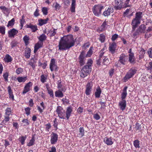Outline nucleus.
Listing matches in <instances>:
<instances>
[{
  "label": "nucleus",
  "mask_w": 152,
  "mask_h": 152,
  "mask_svg": "<svg viewBox=\"0 0 152 152\" xmlns=\"http://www.w3.org/2000/svg\"><path fill=\"white\" fill-rule=\"evenodd\" d=\"M75 40L71 34L65 36L61 37L58 45V49L61 50H65L74 46Z\"/></svg>",
  "instance_id": "1"
},
{
  "label": "nucleus",
  "mask_w": 152,
  "mask_h": 152,
  "mask_svg": "<svg viewBox=\"0 0 152 152\" xmlns=\"http://www.w3.org/2000/svg\"><path fill=\"white\" fill-rule=\"evenodd\" d=\"M93 61L91 59H89L86 65L81 70L80 72V76L84 78L89 74L91 71V66Z\"/></svg>",
  "instance_id": "2"
},
{
  "label": "nucleus",
  "mask_w": 152,
  "mask_h": 152,
  "mask_svg": "<svg viewBox=\"0 0 152 152\" xmlns=\"http://www.w3.org/2000/svg\"><path fill=\"white\" fill-rule=\"evenodd\" d=\"M146 28L144 24H141L137 29V30L133 33L132 37L134 38L137 37V36L140 34L144 33L145 32V29Z\"/></svg>",
  "instance_id": "3"
},
{
  "label": "nucleus",
  "mask_w": 152,
  "mask_h": 152,
  "mask_svg": "<svg viewBox=\"0 0 152 152\" xmlns=\"http://www.w3.org/2000/svg\"><path fill=\"white\" fill-rule=\"evenodd\" d=\"M137 70L134 68H131L126 73L124 77L123 80L124 82H126L129 79L132 77L136 73Z\"/></svg>",
  "instance_id": "4"
},
{
  "label": "nucleus",
  "mask_w": 152,
  "mask_h": 152,
  "mask_svg": "<svg viewBox=\"0 0 152 152\" xmlns=\"http://www.w3.org/2000/svg\"><path fill=\"white\" fill-rule=\"evenodd\" d=\"M104 7L102 5H95L93 7L92 11L95 16H98L101 14V10Z\"/></svg>",
  "instance_id": "5"
},
{
  "label": "nucleus",
  "mask_w": 152,
  "mask_h": 152,
  "mask_svg": "<svg viewBox=\"0 0 152 152\" xmlns=\"http://www.w3.org/2000/svg\"><path fill=\"white\" fill-rule=\"evenodd\" d=\"M56 111L59 118L64 119H66L65 112L61 107L60 106L57 107Z\"/></svg>",
  "instance_id": "6"
},
{
  "label": "nucleus",
  "mask_w": 152,
  "mask_h": 152,
  "mask_svg": "<svg viewBox=\"0 0 152 152\" xmlns=\"http://www.w3.org/2000/svg\"><path fill=\"white\" fill-rule=\"evenodd\" d=\"M86 57L85 56V52L83 51H82L78 57V61L81 66H82L85 64Z\"/></svg>",
  "instance_id": "7"
},
{
  "label": "nucleus",
  "mask_w": 152,
  "mask_h": 152,
  "mask_svg": "<svg viewBox=\"0 0 152 152\" xmlns=\"http://www.w3.org/2000/svg\"><path fill=\"white\" fill-rule=\"evenodd\" d=\"M50 68L51 71L58 70L56 63L55 59L52 58L51 59L50 64Z\"/></svg>",
  "instance_id": "8"
},
{
  "label": "nucleus",
  "mask_w": 152,
  "mask_h": 152,
  "mask_svg": "<svg viewBox=\"0 0 152 152\" xmlns=\"http://www.w3.org/2000/svg\"><path fill=\"white\" fill-rule=\"evenodd\" d=\"M33 85V83L30 82L27 83L25 85L23 90V94H24L27 92L29 91L31 89Z\"/></svg>",
  "instance_id": "9"
},
{
  "label": "nucleus",
  "mask_w": 152,
  "mask_h": 152,
  "mask_svg": "<svg viewBox=\"0 0 152 152\" xmlns=\"http://www.w3.org/2000/svg\"><path fill=\"white\" fill-rule=\"evenodd\" d=\"M50 143L52 144L56 143L58 139V135L54 133H52L51 134Z\"/></svg>",
  "instance_id": "10"
},
{
  "label": "nucleus",
  "mask_w": 152,
  "mask_h": 152,
  "mask_svg": "<svg viewBox=\"0 0 152 152\" xmlns=\"http://www.w3.org/2000/svg\"><path fill=\"white\" fill-rule=\"evenodd\" d=\"M117 45L115 43L113 42L110 43L109 47V50L112 54L115 53Z\"/></svg>",
  "instance_id": "11"
},
{
  "label": "nucleus",
  "mask_w": 152,
  "mask_h": 152,
  "mask_svg": "<svg viewBox=\"0 0 152 152\" xmlns=\"http://www.w3.org/2000/svg\"><path fill=\"white\" fill-rule=\"evenodd\" d=\"M93 86V83L91 82H88L86 85L85 93L87 95L90 94L91 91V88Z\"/></svg>",
  "instance_id": "12"
},
{
  "label": "nucleus",
  "mask_w": 152,
  "mask_h": 152,
  "mask_svg": "<svg viewBox=\"0 0 152 152\" xmlns=\"http://www.w3.org/2000/svg\"><path fill=\"white\" fill-rule=\"evenodd\" d=\"M127 59V57L124 54H122L120 56L118 61L122 64L124 65L125 64Z\"/></svg>",
  "instance_id": "13"
},
{
  "label": "nucleus",
  "mask_w": 152,
  "mask_h": 152,
  "mask_svg": "<svg viewBox=\"0 0 152 152\" xmlns=\"http://www.w3.org/2000/svg\"><path fill=\"white\" fill-rule=\"evenodd\" d=\"M140 23V20L134 18L132 21V32H134L137 25Z\"/></svg>",
  "instance_id": "14"
},
{
  "label": "nucleus",
  "mask_w": 152,
  "mask_h": 152,
  "mask_svg": "<svg viewBox=\"0 0 152 152\" xmlns=\"http://www.w3.org/2000/svg\"><path fill=\"white\" fill-rule=\"evenodd\" d=\"M115 5L114 6L115 9L120 10L123 6V2L121 0H115Z\"/></svg>",
  "instance_id": "15"
},
{
  "label": "nucleus",
  "mask_w": 152,
  "mask_h": 152,
  "mask_svg": "<svg viewBox=\"0 0 152 152\" xmlns=\"http://www.w3.org/2000/svg\"><path fill=\"white\" fill-rule=\"evenodd\" d=\"M126 105V101L125 100H121L118 103V106L122 111H124L125 109Z\"/></svg>",
  "instance_id": "16"
},
{
  "label": "nucleus",
  "mask_w": 152,
  "mask_h": 152,
  "mask_svg": "<svg viewBox=\"0 0 152 152\" xmlns=\"http://www.w3.org/2000/svg\"><path fill=\"white\" fill-rule=\"evenodd\" d=\"M104 143L107 145H112L114 142L113 139L111 137H105L104 138Z\"/></svg>",
  "instance_id": "17"
},
{
  "label": "nucleus",
  "mask_w": 152,
  "mask_h": 152,
  "mask_svg": "<svg viewBox=\"0 0 152 152\" xmlns=\"http://www.w3.org/2000/svg\"><path fill=\"white\" fill-rule=\"evenodd\" d=\"M72 111V107L70 106L67 108L65 116L67 120L69 119V117L70 116Z\"/></svg>",
  "instance_id": "18"
},
{
  "label": "nucleus",
  "mask_w": 152,
  "mask_h": 152,
  "mask_svg": "<svg viewBox=\"0 0 152 152\" xmlns=\"http://www.w3.org/2000/svg\"><path fill=\"white\" fill-rule=\"evenodd\" d=\"M18 33V31L14 28L8 31V36L10 37H14Z\"/></svg>",
  "instance_id": "19"
},
{
  "label": "nucleus",
  "mask_w": 152,
  "mask_h": 152,
  "mask_svg": "<svg viewBox=\"0 0 152 152\" xmlns=\"http://www.w3.org/2000/svg\"><path fill=\"white\" fill-rule=\"evenodd\" d=\"M113 12V10L112 7H110L107 10H106L103 13V15L105 16H107L109 15L110 13Z\"/></svg>",
  "instance_id": "20"
},
{
  "label": "nucleus",
  "mask_w": 152,
  "mask_h": 152,
  "mask_svg": "<svg viewBox=\"0 0 152 152\" xmlns=\"http://www.w3.org/2000/svg\"><path fill=\"white\" fill-rule=\"evenodd\" d=\"M127 87L125 86L123 90V92L121 94V100H125V99L126 98L127 95Z\"/></svg>",
  "instance_id": "21"
},
{
  "label": "nucleus",
  "mask_w": 152,
  "mask_h": 152,
  "mask_svg": "<svg viewBox=\"0 0 152 152\" xmlns=\"http://www.w3.org/2000/svg\"><path fill=\"white\" fill-rule=\"evenodd\" d=\"M43 43L42 42H39L36 44L34 47V52L35 53L37 51L38 49L42 47Z\"/></svg>",
  "instance_id": "22"
},
{
  "label": "nucleus",
  "mask_w": 152,
  "mask_h": 152,
  "mask_svg": "<svg viewBox=\"0 0 152 152\" xmlns=\"http://www.w3.org/2000/svg\"><path fill=\"white\" fill-rule=\"evenodd\" d=\"M129 61L131 63H135V58L134 53H130L129 54Z\"/></svg>",
  "instance_id": "23"
},
{
  "label": "nucleus",
  "mask_w": 152,
  "mask_h": 152,
  "mask_svg": "<svg viewBox=\"0 0 152 152\" xmlns=\"http://www.w3.org/2000/svg\"><path fill=\"white\" fill-rule=\"evenodd\" d=\"M4 61L6 63L11 62L12 61V57L9 54H6L4 58Z\"/></svg>",
  "instance_id": "24"
},
{
  "label": "nucleus",
  "mask_w": 152,
  "mask_h": 152,
  "mask_svg": "<svg viewBox=\"0 0 152 152\" xmlns=\"http://www.w3.org/2000/svg\"><path fill=\"white\" fill-rule=\"evenodd\" d=\"M49 20L48 18H47L45 19H40L38 20L39 22L38 25L40 26H42L44 24H46L48 20Z\"/></svg>",
  "instance_id": "25"
},
{
  "label": "nucleus",
  "mask_w": 152,
  "mask_h": 152,
  "mask_svg": "<svg viewBox=\"0 0 152 152\" xmlns=\"http://www.w3.org/2000/svg\"><path fill=\"white\" fill-rule=\"evenodd\" d=\"M151 35H152V27L150 26L148 28L145 36L146 37H149Z\"/></svg>",
  "instance_id": "26"
},
{
  "label": "nucleus",
  "mask_w": 152,
  "mask_h": 152,
  "mask_svg": "<svg viewBox=\"0 0 152 152\" xmlns=\"http://www.w3.org/2000/svg\"><path fill=\"white\" fill-rule=\"evenodd\" d=\"M27 26L28 28H29L31 29L33 32H35L38 30L37 26L36 25H33L31 24H30L29 25H27Z\"/></svg>",
  "instance_id": "27"
},
{
  "label": "nucleus",
  "mask_w": 152,
  "mask_h": 152,
  "mask_svg": "<svg viewBox=\"0 0 152 152\" xmlns=\"http://www.w3.org/2000/svg\"><path fill=\"white\" fill-rule=\"evenodd\" d=\"M7 89L8 94L9 95V98L12 99L13 100H14V96L11 87L9 86L7 88Z\"/></svg>",
  "instance_id": "28"
},
{
  "label": "nucleus",
  "mask_w": 152,
  "mask_h": 152,
  "mask_svg": "<svg viewBox=\"0 0 152 152\" xmlns=\"http://www.w3.org/2000/svg\"><path fill=\"white\" fill-rule=\"evenodd\" d=\"M64 94L62 91L59 90L55 92V96L56 97L61 98L63 97Z\"/></svg>",
  "instance_id": "29"
},
{
  "label": "nucleus",
  "mask_w": 152,
  "mask_h": 152,
  "mask_svg": "<svg viewBox=\"0 0 152 152\" xmlns=\"http://www.w3.org/2000/svg\"><path fill=\"white\" fill-rule=\"evenodd\" d=\"M76 6V0H72V4L71 6L70 10L72 12H75Z\"/></svg>",
  "instance_id": "30"
},
{
  "label": "nucleus",
  "mask_w": 152,
  "mask_h": 152,
  "mask_svg": "<svg viewBox=\"0 0 152 152\" xmlns=\"http://www.w3.org/2000/svg\"><path fill=\"white\" fill-rule=\"evenodd\" d=\"M102 92L101 90L99 87H98L96 90L95 95L96 98H99L100 97Z\"/></svg>",
  "instance_id": "31"
},
{
  "label": "nucleus",
  "mask_w": 152,
  "mask_h": 152,
  "mask_svg": "<svg viewBox=\"0 0 152 152\" xmlns=\"http://www.w3.org/2000/svg\"><path fill=\"white\" fill-rule=\"evenodd\" d=\"M31 52V49L29 48H26L25 51V56L26 58H28L30 56V53Z\"/></svg>",
  "instance_id": "32"
},
{
  "label": "nucleus",
  "mask_w": 152,
  "mask_h": 152,
  "mask_svg": "<svg viewBox=\"0 0 152 152\" xmlns=\"http://www.w3.org/2000/svg\"><path fill=\"white\" fill-rule=\"evenodd\" d=\"M17 79L19 83H23L27 79V76L19 77H17Z\"/></svg>",
  "instance_id": "33"
},
{
  "label": "nucleus",
  "mask_w": 152,
  "mask_h": 152,
  "mask_svg": "<svg viewBox=\"0 0 152 152\" xmlns=\"http://www.w3.org/2000/svg\"><path fill=\"white\" fill-rule=\"evenodd\" d=\"M79 133L78 134V136L81 137L84 135V129L83 127H80L79 129Z\"/></svg>",
  "instance_id": "34"
},
{
  "label": "nucleus",
  "mask_w": 152,
  "mask_h": 152,
  "mask_svg": "<svg viewBox=\"0 0 152 152\" xmlns=\"http://www.w3.org/2000/svg\"><path fill=\"white\" fill-rule=\"evenodd\" d=\"M47 78V76L46 75L44 74H42L40 76V80L41 82L42 83H44L46 81V80Z\"/></svg>",
  "instance_id": "35"
},
{
  "label": "nucleus",
  "mask_w": 152,
  "mask_h": 152,
  "mask_svg": "<svg viewBox=\"0 0 152 152\" xmlns=\"http://www.w3.org/2000/svg\"><path fill=\"white\" fill-rule=\"evenodd\" d=\"M27 138L26 135L25 136H22L19 137V140L20 142L21 145H23L25 143V142Z\"/></svg>",
  "instance_id": "36"
},
{
  "label": "nucleus",
  "mask_w": 152,
  "mask_h": 152,
  "mask_svg": "<svg viewBox=\"0 0 152 152\" xmlns=\"http://www.w3.org/2000/svg\"><path fill=\"white\" fill-rule=\"evenodd\" d=\"M108 26H109V25L107 24V22L106 21H104L101 26V30L102 31H104Z\"/></svg>",
  "instance_id": "37"
},
{
  "label": "nucleus",
  "mask_w": 152,
  "mask_h": 152,
  "mask_svg": "<svg viewBox=\"0 0 152 152\" xmlns=\"http://www.w3.org/2000/svg\"><path fill=\"white\" fill-rule=\"evenodd\" d=\"M133 144L136 148H140V142L138 140H135L133 142Z\"/></svg>",
  "instance_id": "38"
},
{
  "label": "nucleus",
  "mask_w": 152,
  "mask_h": 152,
  "mask_svg": "<svg viewBox=\"0 0 152 152\" xmlns=\"http://www.w3.org/2000/svg\"><path fill=\"white\" fill-rule=\"evenodd\" d=\"M142 13L140 12H137L136 13L135 18L136 19H137L140 21V20L142 18Z\"/></svg>",
  "instance_id": "39"
},
{
  "label": "nucleus",
  "mask_w": 152,
  "mask_h": 152,
  "mask_svg": "<svg viewBox=\"0 0 152 152\" xmlns=\"http://www.w3.org/2000/svg\"><path fill=\"white\" fill-rule=\"evenodd\" d=\"M35 141L34 137H32L29 142L27 143V145L28 146H31L33 145L34 144Z\"/></svg>",
  "instance_id": "40"
},
{
  "label": "nucleus",
  "mask_w": 152,
  "mask_h": 152,
  "mask_svg": "<svg viewBox=\"0 0 152 152\" xmlns=\"http://www.w3.org/2000/svg\"><path fill=\"white\" fill-rule=\"evenodd\" d=\"M23 40L24 42L25 45H28L29 44L28 41L29 40V37L27 35H25L23 38Z\"/></svg>",
  "instance_id": "41"
},
{
  "label": "nucleus",
  "mask_w": 152,
  "mask_h": 152,
  "mask_svg": "<svg viewBox=\"0 0 152 152\" xmlns=\"http://www.w3.org/2000/svg\"><path fill=\"white\" fill-rule=\"evenodd\" d=\"M53 6L54 7L55 10L56 11H58L60 8L61 7V6L57 2H56L53 4Z\"/></svg>",
  "instance_id": "42"
},
{
  "label": "nucleus",
  "mask_w": 152,
  "mask_h": 152,
  "mask_svg": "<svg viewBox=\"0 0 152 152\" xmlns=\"http://www.w3.org/2000/svg\"><path fill=\"white\" fill-rule=\"evenodd\" d=\"M132 8H130L129 9H127L124 12V17L126 16H128V15L129 13L132 12Z\"/></svg>",
  "instance_id": "43"
},
{
  "label": "nucleus",
  "mask_w": 152,
  "mask_h": 152,
  "mask_svg": "<svg viewBox=\"0 0 152 152\" xmlns=\"http://www.w3.org/2000/svg\"><path fill=\"white\" fill-rule=\"evenodd\" d=\"M102 58L103 63L104 65H107L109 63V61L107 57L104 56Z\"/></svg>",
  "instance_id": "44"
},
{
  "label": "nucleus",
  "mask_w": 152,
  "mask_h": 152,
  "mask_svg": "<svg viewBox=\"0 0 152 152\" xmlns=\"http://www.w3.org/2000/svg\"><path fill=\"white\" fill-rule=\"evenodd\" d=\"M46 38V37L44 34H42L38 38L39 40L41 41V42H42L44 40H45Z\"/></svg>",
  "instance_id": "45"
},
{
  "label": "nucleus",
  "mask_w": 152,
  "mask_h": 152,
  "mask_svg": "<svg viewBox=\"0 0 152 152\" xmlns=\"http://www.w3.org/2000/svg\"><path fill=\"white\" fill-rule=\"evenodd\" d=\"M25 22V20L24 19V17L23 16H22V18L20 20V29H22V28L23 27V25Z\"/></svg>",
  "instance_id": "46"
},
{
  "label": "nucleus",
  "mask_w": 152,
  "mask_h": 152,
  "mask_svg": "<svg viewBox=\"0 0 152 152\" xmlns=\"http://www.w3.org/2000/svg\"><path fill=\"white\" fill-rule=\"evenodd\" d=\"M15 21V20L14 18H13L12 19L8 22L7 26L9 27L13 26L14 24Z\"/></svg>",
  "instance_id": "47"
},
{
  "label": "nucleus",
  "mask_w": 152,
  "mask_h": 152,
  "mask_svg": "<svg viewBox=\"0 0 152 152\" xmlns=\"http://www.w3.org/2000/svg\"><path fill=\"white\" fill-rule=\"evenodd\" d=\"M93 48L91 47L89 49L87 53V54L86 56V57H90L92 55L93 53L92 51Z\"/></svg>",
  "instance_id": "48"
},
{
  "label": "nucleus",
  "mask_w": 152,
  "mask_h": 152,
  "mask_svg": "<svg viewBox=\"0 0 152 152\" xmlns=\"http://www.w3.org/2000/svg\"><path fill=\"white\" fill-rule=\"evenodd\" d=\"M18 43L15 40L12 41L10 43L11 48H13L14 47H16Z\"/></svg>",
  "instance_id": "49"
},
{
  "label": "nucleus",
  "mask_w": 152,
  "mask_h": 152,
  "mask_svg": "<svg viewBox=\"0 0 152 152\" xmlns=\"http://www.w3.org/2000/svg\"><path fill=\"white\" fill-rule=\"evenodd\" d=\"M11 113V109L10 108H7L5 110V114L6 115L9 116Z\"/></svg>",
  "instance_id": "50"
},
{
  "label": "nucleus",
  "mask_w": 152,
  "mask_h": 152,
  "mask_svg": "<svg viewBox=\"0 0 152 152\" xmlns=\"http://www.w3.org/2000/svg\"><path fill=\"white\" fill-rule=\"evenodd\" d=\"M23 71V69L21 68H18L16 69L15 72L17 75H19Z\"/></svg>",
  "instance_id": "51"
},
{
  "label": "nucleus",
  "mask_w": 152,
  "mask_h": 152,
  "mask_svg": "<svg viewBox=\"0 0 152 152\" xmlns=\"http://www.w3.org/2000/svg\"><path fill=\"white\" fill-rule=\"evenodd\" d=\"M5 28L4 26H0V33L2 34H4L5 33Z\"/></svg>",
  "instance_id": "52"
},
{
  "label": "nucleus",
  "mask_w": 152,
  "mask_h": 152,
  "mask_svg": "<svg viewBox=\"0 0 152 152\" xmlns=\"http://www.w3.org/2000/svg\"><path fill=\"white\" fill-rule=\"evenodd\" d=\"M99 40L102 42H104L105 40L104 35L103 34H101L99 38Z\"/></svg>",
  "instance_id": "53"
},
{
  "label": "nucleus",
  "mask_w": 152,
  "mask_h": 152,
  "mask_svg": "<svg viewBox=\"0 0 152 152\" xmlns=\"http://www.w3.org/2000/svg\"><path fill=\"white\" fill-rule=\"evenodd\" d=\"M48 11V8L45 7H44L42 9V12L44 15H46L47 14Z\"/></svg>",
  "instance_id": "54"
},
{
  "label": "nucleus",
  "mask_w": 152,
  "mask_h": 152,
  "mask_svg": "<svg viewBox=\"0 0 152 152\" xmlns=\"http://www.w3.org/2000/svg\"><path fill=\"white\" fill-rule=\"evenodd\" d=\"M93 117L94 119H95V120H99L100 118V116L97 113L94 114Z\"/></svg>",
  "instance_id": "55"
},
{
  "label": "nucleus",
  "mask_w": 152,
  "mask_h": 152,
  "mask_svg": "<svg viewBox=\"0 0 152 152\" xmlns=\"http://www.w3.org/2000/svg\"><path fill=\"white\" fill-rule=\"evenodd\" d=\"M140 58H143V55L145 53V51L143 49H142L140 51Z\"/></svg>",
  "instance_id": "56"
},
{
  "label": "nucleus",
  "mask_w": 152,
  "mask_h": 152,
  "mask_svg": "<svg viewBox=\"0 0 152 152\" xmlns=\"http://www.w3.org/2000/svg\"><path fill=\"white\" fill-rule=\"evenodd\" d=\"M30 108L29 107H27L25 109L26 113L28 116L30 114Z\"/></svg>",
  "instance_id": "57"
},
{
  "label": "nucleus",
  "mask_w": 152,
  "mask_h": 152,
  "mask_svg": "<svg viewBox=\"0 0 152 152\" xmlns=\"http://www.w3.org/2000/svg\"><path fill=\"white\" fill-rule=\"evenodd\" d=\"M8 73L6 72L4 73L3 75V77L5 79V81H7L8 80Z\"/></svg>",
  "instance_id": "58"
},
{
  "label": "nucleus",
  "mask_w": 152,
  "mask_h": 152,
  "mask_svg": "<svg viewBox=\"0 0 152 152\" xmlns=\"http://www.w3.org/2000/svg\"><path fill=\"white\" fill-rule=\"evenodd\" d=\"M48 94L50 95V96L53 98L54 97V95L53 91L52 89H50L48 91Z\"/></svg>",
  "instance_id": "59"
},
{
  "label": "nucleus",
  "mask_w": 152,
  "mask_h": 152,
  "mask_svg": "<svg viewBox=\"0 0 152 152\" xmlns=\"http://www.w3.org/2000/svg\"><path fill=\"white\" fill-rule=\"evenodd\" d=\"M118 37V35L116 34H115L113 35L111 39L113 41H115Z\"/></svg>",
  "instance_id": "60"
},
{
  "label": "nucleus",
  "mask_w": 152,
  "mask_h": 152,
  "mask_svg": "<svg viewBox=\"0 0 152 152\" xmlns=\"http://www.w3.org/2000/svg\"><path fill=\"white\" fill-rule=\"evenodd\" d=\"M56 149L55 146H52L50 150L49 151V152H56Z\"/></svg>",
  "instance_id": "61"
},
{
  "label": "nucleus",
  "mask_w": 152,
  "mask_h": 152,
  "mask_svg": "<svg viewBox=\"0 0 152 152\" xmlns=\"http://www.w3.org/2000/svg\"><path fill=\"white\" fill-rule=\"evenodd\" d=\"M148 53L149 57L150 58H152V48L149 49L148 51Z\"/></svg>",
  "instance_id": "62"
},
{
  "label": "nucleus",
  "mask_w": 152,
  "mask_h": 152,
  "mask_svg": "<svg viewBox=\"0 0 152 152\" xmlns=\"http://www.w3.org/2000/svg\"><path fill=\"white\" fill-rule=\"evenodd\" d=\"M22 122L24 124V125L25 126H27L29 124L27 119H23L22 121Z\"/></svg>",
  "instance_id": "63"
},
{
  "label": "nucleus",
  "mask_w": 152,
  "mask_h": 152,
  "mask_svg": "<svg viewBox=\"0 0 152 152\" xmlns=\"http://www.w3.org/2000/svg\"><path fill=\"white\" fill-rule=\"evenodd\" d=\"M34 104L33 100L32 99H31L29 101V105L31 107H33Z\"/></svg>",
  "instance_id": "64"
}]
</instances>
